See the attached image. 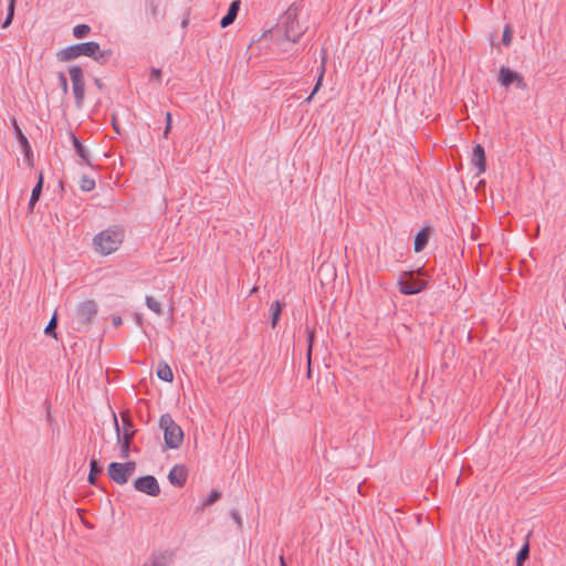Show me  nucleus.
Segmentation results:
<instances>
[{
	"mask_svg": "<svg viewBox=\"0 0 566 566\" xmlns=\"http://www.w3.org/2000/svg\"><path fill=\"white\" fill-rule=\"evenodd\" d=\"M240 0H234L230 3L227 13L220 20L221 28H227L234 22L240 10Z\"/></svg>",
	"mask_w": 566,
	"mask_h": 566,
	"instance_id": "obj_16",
	"label": "nucleus"
},
{
	"mask_svg": "<svg viewBox=\"0 0 566 566\" xmlns=\"http://www.w3.org/2000/svg\"><path fill=\"white\" fill-rule=\"evenodd\" d=\"M95 180L88 176H82L80 181V188L82 191L90 192L95 188Z\"/></svg>",
	"mask_w": 566,
	"mask_h": 566,
	"instance_id": "obj_24",
	"label": "nucleus"
},
{
	"mask_svg": "<svg viewBox=\"0 0 566 566\" xmlns=\"http://www.w3.org/2000/svg\"><path fill=\"white\" fill-rule=\"evenodd\" d=\"M512 38H513V32H512L510 25H505V28L503 30V35H502L503 44L505 46H510L512 43Z\"/></svg>",
	"mask_w": 566,
	"mask_h": 566,
	"instance_id": "obj_31",
	"label": "nucleus"
},
{
	"mask_svg": "<svg viewBox=\"0 0 566 566\" xmlns=\"http://www.w3.org/2000/svg\"><path fill=\"white\" fill-rule=\"evenodd\" d=\"M398 289L399 292L403 295H416L427 287V283L424 281H421L417 277H415L412 272L405 273L399 280H398Z\"/></svg>",
	"mask_w": 566,
	"mask_h": 566,
	"instance_id": "obj_9",
	"label": "nucleus"
},
{
	"mask_svg": "<svg viewBox=\"0 0 566 566\" xmlns=\"http://www.w3.org/2000/svg\"><path fill=\"white\" fill-rule=\"evenodd\" d=\"M169 482L178 488H181L186 484L187 481V470L184 465L176 464L169 471L168 474Z\"/></svg>",
	"mask_w": 566,
	"mask_h": 566,
	"instance_id": "obj_14",
	"label": "nucleus"
},
{
	"mask_svg": "<svg viewBox=\"0 0 566 566\" xmlns=\"http://www.w3.org/2000/svg\"><path fill=\"white\" fill-rule=\"evenodd\" d=\"M111 54V51H101V46L97 42L88 41L72 44L61 49L56 53V57L60 62H69L80 56H87L99 64H105L109 59Z\"/></svg>",
	"mask_w": 566,
	"mask_h": 566,
	"instance_id": "obj_1",
	"label": "nucleus"
},
{
	"mask_svg": "<svg viewBox=\"0 0 566 566\" xmlns=\"http://www.w3.org/2000/svg\"><path fill=\"white\" fill-rule=\"evenodd\" d=\"M69 74L72 82V91L75 98V104L81 108L85 98V80L81 66L72 65L69 67Z\"/></svg>",
	"mask_w": 566,
	"mask_h": 566,
	"instance_id": "obj_7",
	"label": "nucleus"
},
{
	"mask_svg": "<svg viewBox=\"0 0 566 566\" xmlns=\"http://www.w3.org/2000/svg\"><path fill=\"white\" fill-rule=\"evenodd\" d=\"M12 126L18 144L28 161L32 158V149L27 136L23 134L15 118L12 119Z\"/></svg>",
	"mask_w": 566,
	"mask_h": 566,
	"instance_id": "obj_12",
	"label": "nucleus"
},
{
	"mask_svg": "<svg viewBox=\"0 0 566 566\" xmlns=\"http://www.w3.org/2000/svg\"><path fill=\"white\" fill-rule=\"evenodd\" d=\"M165 118H166V124L169 123V125L172 124V116H171V113L170 112H167L166 115H165Z\"/></svg>",
	"mask_w": 566,
	"mask_h": 566,
	"instance_id": "obj_37",
	"label": "nucleus"
},
{
	"mask_svg": "<svg viewBox=\"0 0 566 566\" xmlns=\"http://www.w3.org/2000/svg\"><path fill=\"white\" fill-rule=\"evenodd\" d=\"M95 85L98 87V88H102L103 87V83L99 78H95Z\"/></svg>",
	"mask_w": 566,
	"mask_h": 566,
	"instance_id": "obj_40",
	"label": "nucleus"
},
{
	"mask_svg": "<svg viewBox=\"0 0 566 566\" xmlns=\"http://www.w3.org/2000/svg\"><path fill=\"white\" fill-rule=\"evenodd\" d=\"M306 333H307V339H306V342H307V357L310 359L311 358V354H312L313 344H314L315 333L310 327H306Z\"/></svg>",
	"mask_w": 566,
	"mask_h": 566,
	"instance_id": "obj_30",
	"label": "nucleus"
},
{
	"mask_svg": "<svg viewBox=\"0 0 566 566\" xmlns=\"http://www.w3.org/2000/svg\"><path fill=\"white\" fill-rule=\"evenodd\" d=\"M159 427L164 431L165 444L169 449H178L184 441V431L169 413H164L159 419Z\"/></svg>",
	"mask_w": 566,
	"mask_h": 566,
	"instance_id": "obj_4",
	"label": "nucleus"
},
{
	"mask_svg": "<svg viewBox=\"0 0 566 566\" xmlns=\"http://www.w3.org/2000/svg\"><path fill=\"white\" fill-rule=\"evenodd\" d=\"M171 129V125H169V123L166 124V127H165V130H164V138H167L168 137V134Z\"/></svg>",
	"mask_w": 566,
	"mask_h": 566,
	"instance_id": "obj_38",
	"label": "nucleus"
},
{
	"mask_svg": "<svg viewBox=\"0 0 566 566\" xmlns=\"http://www.w3.org/2000/svg\"><path fill=\"white\" fill-rule=\"evenodd\" d=\"M122 324V318L120 316H114L113 317V325L114 326H119Z\"/></svg>",
	"mask_w": 566,
	"mask_h": 566,
	"instance_id": "obj_36",
	"label": "nucleus"
},
{
	"mask_svg": "<svg viewBox=\"0 0 566 566\" xmlns=\"http://www.w3.org/2000/svg\"><path fill=\"white\" fill-rule=\"evenodd\" d=\"M530 556V545L528 543L526 542L518 551L517 555H516V566H523L524 562Z\"/></svg>",
	"mask_w": 566,
	"mask_h": 566,
	"instance_id": "obj_23",
	"label": "nucleus"
},
{
	"mask_svg": "<svg viewBox=\"0 0 566 566\" xmlns=\"http://www.w3.org/2000/svg\"><path fill=\"white\" fill-rule=\"evenodd\" d=\"M221 497V493L218 490H212L208 497L203 501V506H210L214 504Z\"/></svg>",
	"mask_w": 566,
	"mask_h": 566,
	"instance_id": "obj_28",
	"label": "nucleus"
},
{
	"mask_svg": "<svg viewBox=\"0 0 566 566\" xmlns=\"http://www.w3.org/2000/svg\"><path fill=\"white\" fill-rule=\"evenodd\" d=\"M135 462L132 461L125 463L112 462L107 468V473L112 481L123 485L127 483L129 476L135 471Z\"/></svg>",
	"mask_w": 566,
	"mask_h": 566,
	"instance_id": "obj_8",
	"label": "nucleus"
},
{
	"mask_svg": "<svg viewBox=\"0 0 566 566\" xmlns=\"http://www.w3.org/2000/svg\"><path fill=\"white\" fill-rule=\"evenodd\" d=\"M279 560H280V566H287L283 555H281L279 557Z\"/></svg>",
	"mask_w": 566,
	"mask_h": 566,
	"instance_id": "obj_39",
	"label": "nucleus"
},
{
	"mask_svg": "<svg viewBox=\"0 0 566 566\" xmlns=\"http://www.w3.org/2000/svg\"><path fill=\"white\" fill-rule=\"evenodd\" d=\"M43 188V174H39L38 182L32 189L29 200V211H33L35 203L39 201Z\"/></svg>",
	"mask_w": 566,
	"mask_h": 566,
	"instance_id": "obj_18",
	"label": "nucleus"
},
{
	"mask_svg": "<svg viewBox=\"0 0 566 566\" xmlns=\"http://www.w3.org/2000/svg\"><path fill=\"white\" fill-rule=\"evenodd\" d=\"M113 126H114V129L119 134V129H118V126L115 122V118H113Z\"/></svg>",
	"mask_w": 566,
	"mask_h": 566,
	"instance_id": "obj_41",
	"label": "nucleus"
},
{
	"mask_svg": "<svg viewBox=\"0 0 566 566\" xmlns=\"http://www.w3.org/2000/svg\"><path fill=\"white\" fill-rule=\"evenodd\" d=\"M56 326H57V315H56V313H54L53 316L51 317V319L49 321V324L44 328V334L56 338V333H55Z\"/></svg>",
	"mask_w": 566,
	"mask_h": 566,
	"instance_id": "obj_25",
	"label": "nucleus"
},
{
	"mask_svg": "<svg viewBox=\"0 0 566 566\" xmlns=\"http://www.w3.org/2000/svg\"><path fill=\"white\" fill-rule=\"evenodd\" d=\"M282 27L286 40L293 43H296L305 32V28L297 20V7L294 4L285 11Z\"/></svg>",
	"mask_w": 566,
	"mask_h": 566,
	"instance_id": "obj_6",
	"label": "nucleus"
},
{
	"mask_svg": "<svg viewBox=\"0 0 566 566\" xmlns=\"http://www.w3.org/2000/svg\"><path fill=\"white\" fill-rule=\"evenodd\" d=\"M282 313V304L280 301H274L270 306L271 327L274 328L280 319Z\"/></svg>",
	"mask_w": 566,
	"mask_h": 566,
	"instance_id": "obj_21",
	"label": "nucleus"
},
{
	"mask_svg": "<svg viewBox=\"0 0 566 566\" xmlns=\"http://www.w3.org/2000/svg\"><path fill=\"white\" fill-rule=\"evenodd\" d=\"M471 163L473 166H475L478 168L476 175H481V174L485 172L486 158H485V150L482 145L476 144L473 147Z\"/></svg>",
	"mask_w": 566,
	"mask_h": 566,
	"instance_id": "obj_13",
	"label": "nucleus"
},
{
	"mask_svg": "<svg viewBox=\"0 0 566 566\" xmlns=\"http://www.w3.org/2000/svg\"><path fill=\"white\" fill-rule=\"evenodd\" d=\"M103 472V467L96 459H91L90 461V473L87 481L91 485H96L97 483V475Z\"/></svg>",
	"mask_w": 566,
	"mask_h": 566,
	"instance_id": "obj_19",
	"label": "nucleus"
},
{
	"mask_svg": "<svg viewBox=\"0 0 566 566\" xmlns=\"http://www.w3.org/2000/svg\"><path fill=\"white\" fill-rule=\"evenodd\" d=\"M146 305L154 313L160 315L161 314V305L160 303L154 298L153 296H146Z\"/></svg>",
	"mask_w": 566,
	"mask_h": 566,
	"instance_id": "obj_27",
	"label": "nucleus"
},
{
	"mask_svg": "<svg viewBox=\"0 0 566 566\" xmlns=\"http://www.w3.org/2000/svg\"><path fill=\"white\" fill-rule=\"evenodd\" d=\"M429 237L430 230L428 228H422L416 233L413 241V250L416 253L421 252L427 247Z\"/></svg>",
	"mask_w": 566,
	"mask_h": 566,
	"instance_id": "obj_17",
	"label": "nucleus"
},
{
	"mask_svg": "<svg viewBox=\"0 0 566 566\" xmlns=\"http://www.w3.org/2000/svg\"><path fill=\"white\" fill-rule=\"evenodd\" d=\"M231 515H232L233 520L235 521V523H237L239 526H241V524H242V520H241L240 514H239L237 511H232V512H231Z\"/></svg>",
	"mask_w": 566,
	"mask_h": 566,
	"instance_id": "obj_35",
	"label": "nucleus"
},
{
	"mask_svg": "<svg viewBox=\"0 0 566 566\" xmlns=\"http://www.w3.org/2000/svg\"><path fill=\"white\" fill-rule=\"evenodd\" d=\"M70 139L73 144L75 154L81 158L82 163L87 166H92L90 153L86 149V147L82 144L81 139L73 133H70Z\"/></svg>",
	"mask_w": 566,
	"mask_h": 566,
	"instance_id": "obj_15",
	"label": "nucleus"
},
{
	"mask_svg": "<svg viewBox=\"0 0 566 566\" xmlns=\"http://www.w3.org/2000/svg\"><path fill=\"white\" fill-rule=\"evenodd\" d=\"M14 9H15V0H9L8 9H7V17L2 23V28H7L12 22L13 15H14Z\"/></svg>",
	"mask_w": 566,
	"mask_h": 566,
	"instance_id": "obj_26",
	"label": "nucleus"
},
{
	"mask_svg": "<svg viewBox=\"0 0 566 566\" xmlns=\"http://www.w3.org/2000/svg\"><path fill=\"white\" fill-rule=\"evenodd\" d=\"M149 566H169V563L165 555H158L153 558Z\"/></svg>",
	"mask_w": 566,
	"mask_h": 566,
	"instance_id": "obj_32",
	"label": "nucleus"
},
{
	"mask_svg": "<svg viewBox=\"0 0 566 566\" xmlns=\"http://www.w3.org/2000/svg\"><path fill=\"white\" fill-rule=\"evenodd\" d=\"M98 306L95 301L87 300L78 304L73 319V327L77 332H86L92 319L96 316Z\"/></svg>",
	"mask_w": 566,
	"mask_h": 566,
	"instance_id": "obj_5",
	"label": "nucleus"
},
{
	"mask_svg": "<svg viewBox=\"0 0 566 566\" xmlns=\"http://www.w3.org/2000/svg\"><path fill=\"white\" fill-rule=\"evenodd\" d=\"M499 83L501 84V86L506 87V88L513 84L518 90H525L527 86L524 78L521 76L520 73H517L516 71H513L506 66L500 67Z\"/></svg>",
	"mask_w": 566,
	"mask_h": 566,
	"instance_id": "obj_10",
	"label": "nucleus"
},
{
	"mask_svg": "<svg viewBox=\"0 0 566 566\" xmlns=\"http://www.w3.org/2000/svg\"><path fill=\"white\" fill-rule=\"evenodd\" d=\"M160 80H161V71L159 69L153 67L151 72H150V81L160 82Z\"/></svg>",
	"mask_w": 566,
	"mask_h": 566,
	"instance_id": "obj_34",
	"label": "nucleus"
},
{
	"mask_svg": "<svg viewBox=\"0 0 566 566\" xmlns=\"http://www.w3.org/2000/svg\"><path fill=\"white\" fill-rule=\"evenodd\" d=\"M157 376H158L159 379H161L164 381H167V382H171L172 379H174L172 370L169 367V365L166 364V363L158 365V367H157Z\"/></svg>",
	"mask_w": 566,
	"mask_h": 566,
	"instance_id": "obj_20",
	"label": "nucleus"
},
{
	"mask_svg": "<svg viewBox=\"0 0 566 566\" xmlns=\"http://www.w3.org/2000/svg\"><path fill=\"white\" fill-rule=\"evenodd\" d=\"M324 66L321 67V72L318 74V77H317V81H316V84L312 91V93L310 94V96L305 99L306 102H310L313 96L318 92V90L321 88V85H322V81H323V76H324Z\"/></svg>",
	"mask_w": 566,
	"mask_h": 566,
	"instance_id": "obj_29",
	"label": "nucleus"
},
{
	"mask_svg": "<svg viewBox=\"0 0 566 566\" xmlns=\"http://www.w3.org/2000/svg\"><path fill=\"white\" fill-rule=\"evenodd\" d=\"M134 488L138 492L145 493L149 496H157L160 493V486L154 475H145L137 478L134 481Z\"/></svg>",
	"mask_w": 566,
	"mask_h": 566,
	"instance_id": "obj_11",
	"label": "nucleus"
},
{
	"mask_svg": "<svg viewBox=\"0 0 566 566\" xmlns=\"http://www.w3.org/2000/svg\"><path fill=\"white\" fill-rule=\"evenodd\" d=\"M90 32L91 27L88 24H77L72 30V34L75 39H84Z\"/></svg>",
	"mask_w": 566,
	"mask_h": 566,
	"instance_id": "obj_22",
	"label": "nucleus"
},
{
	"mask_svg": "<svg viewBox=\"0 0 566 566\" xmlns=\"http://www.w3.org/2000/svg\"><path fill=\"white\" fill-rule=\"evenodd\" d=\"M124 240V232L117 227L107 228L97 233L93 239L96 252L108 255L115 252Z\"/></svg>",
	"mask_w": 566,
	"mask_h": 566,
	"instance_id": "obj_2",
	"label": "nucleus"
},
{
	"mask_svg": "<svg viewBox=\"0 0 566 566\" xmlns=\"http://www.w3.org/2000/svg\"><path fill=\"white\" fill-rule=\"evenodd\" d=\"M57 80H59V83H60V86H61L63 93L67 94V92H69V83H67V78H66L65 74L63 72H59L57 73Z\"/></svg>",
	"mask_w": 566,
	"mask_h": 566,
	"instance_id": "obj_33",
	"label": "nucleus"
},
{
	"mask_svg": "<svg viewBox=\"0 0 566 566\" xmlns=\"http://www.w3.org/2000/svg\"><path fill=\"white\" fill-rule=\"evenodd\" d=\"M113 420L116 430L117 441L122 446L123 453H127L129 450L130 442L136 432L133 419L128 411L120 412L122 427L118 423L116 413L113 412Z\"/></svg>",
	"mask_w": 566,
	"mask_h": 566,
	"instance_id": "obj_3",
	"label": "nucleus"
}]
</instances>
